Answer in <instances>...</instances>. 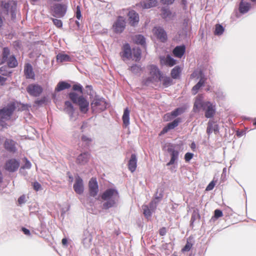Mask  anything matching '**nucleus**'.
<instances>
[{"mask_svg": "<svg viewBox=\"0 0 256 256\" xmlns=\"http://www.w3.org/2000/svg\"><path fill=\"white\" fill-rule=\"evenodd\" d=\"M224 32V28L223 26L219 24L216 25V28L214 32L215 35H221Z\"/></svg>", "mask_w": 256, "mask_h": 256, "instance_id": "41", "label": "nucleus"}, {"mask_svg": "<svg viewBox=\"0 0 256 256\" xmlns=\"http://www.w3.org/2000/svg\"><path fill=\"white\" fill-rule=\"evenodd\" d=\"M72 90L80 92L81 95L83 94L82 86L80 84H76L72 86Z\"/></svg>", "mask_w": 256, "mask_h": 256, "instance_id": "48", "label": "nucleus"}, {"mask_svg": "<svg viewBox=\"0 0 256 256\" xmlns=\"http://www.w3.org/2000/svg\"><path fill=\"white\" fill-rule=\"evenodd\" d=\"M130 70L132 72L136 74L139 73L142 70V68L138 65L134 64L130 66Z\"/></svg>", "mask_w": 256, "mask_h": 256, "instance_id": "43", "label": "nucleus"}, {"mask_svg": "<svg viewBox=\"0 0 256 256\" xmlns=\"http://www.w3.org/2000/svg\"><path fill=\"white\" fill-rule=\"evenodd\" d=\"M30 167H31L30 162H29V160H28L27 158H26V162H25L24 166H23V168L28 169V168H30Z\"/></svg>", "mask_w": 256, "mask_h": 256, "instance_id": "56", "label": "nucleus"}, {"mask_svg": "<svg viewBox=\"0 0 256 256\" xmlns=\"http://www.w3.org/2000/svg\"><path fill=\"white\" fill-rule=\"evenodd\" d=\"M147 68L149 72V76L144 80V84H148L150 82H159L162 73L158 66L152 64L148 66Z\"/></svg>", "mask_w": 256, "mask_h": 256, "instance_id": "5", "label": "nucleus"}, {"mask_svg": "<svg viewBox=\"0 0 256 256\" xmlns=\"http://www.w3.org/2000/svg\"><path fill=\"white\" fill-rule=\"evenodd\" d=\"M74 189L78 194H82L84 192V187L82 178L78 176L76 178L75 183L74 184Z\"/></svg>", "mask_w": 256, "mask_h": 256, "instance_id": "18", "label": "nucleus"}, {"mask_svg": "<svg viewBox=\"0 0 256 256\" xmlns=\"http://www.w3.org/2000/svg\"><path fill=\"white\" fill-rule=\"evenodd\" d=\"M8 66L10 68H14L16 67L18 64V62L14 56H12L10 58H8L6 61Z\"/></svg>", "mask_w": 256, "mask_h": 256, "instance_id": "32", "label": "nucleus"}, {"mask_svg": "<svg viewBox=\"0 0 256 256\" xmlns=\"http://www.w3.org/2000/svg\"><path fill=\"white\" fill-rule=\"evenodd\" d=\"M194 154L190 152H187L184 155V160L186 162H188L193 158Z\"/></svg>", "mask_w": 256, "mask_h": 256, "instance_id": "52", "label": "nucleus"}, {"mask_svg": "<svg viewBox=\"0 0 256 256\" xmlns=\"http://www.w3.org/2000/svg\"><path fill=\"white\" fill-rule=\"evenodd\" d=\"M160 78L161 79H160L159 81H162V84L165 87H168L172 84V80L170 78L164 76L162 74V78Z\"/></svg>", "mask_w": 256, "mask_h": 256, "instance_id": "34", "label": "nucleus"}, {"mask_svg": "<svg viewBox=\"0 0 256 256\" xmlns=\"http://www.w3.org/2000/svg\"><path fill=\"white\" fill-rule=\"evenodd\" d=\"M133 56L136 61H138L141 57V50L140 48L134 49Z\"/></svg>", "mask_w": 256, "mask_h": 256, "instance_id": "42", "label": "nucleus"}, {"mask_svg": "<svg viewBox=\"0 0 256 256\" xmlns=\"http://www.w3.org/2000/svg\"><path fill=\"white\" fill-rule=\"evenodd\" d=\"M34 189L38 192L42 188L41 184L38 182H35L32 184Z\"/></svg>", "mask_w": 256, "mask_h": 256, "instance_id": "51", "label": "nucleus"}, {"mask_svg": "<svg viewBox=\"0 0 256 256\" xmlns=\"http://www.w3.org/2000/svg\"><path fill=\"white\" fill-rule=\"evenodd\" d=\"M137 160L135 154H132L130 158L128 163V168L129 170L133 172H134L136 168Z\"/></svg>", "mask_w": 256, "mask_h": 256, "instance_id": "24", "label": "nucleus"}, {"mask_svg": "<svg viewBox=\"0 0 256 256\" xmlns=\"http://www.w3.org/2000/svg\"><path fill=\"white\" fill-rule=\"evenodd\" d=\"M91 106L93 111L99 112L106 109V103L102 99H95L91 103Z\"/></svg>", "mask_w": 256, "mask_h": 256, "instance_id": "9", "label": "nucleus"}, {"mask_svg": "<svg viewBox=\"0 0 256 256\" xmlns=\"http://www.w3.org/2000/svg\"><path fill=\"white\" fill-rule=\"evenodd\" d=\"M142 209L144 210V214L146 217H149L151 216V211L147 206H144Z\"/></svg>", "mask_w": 256, "mask_h": 256, "instance_id": "47", "label": "nucleus"}, {"mask_svg": "<svg viewBox=\"0 0 256 256\" xmlns=\"http://www.w3.org/2000/svg\"><path fill=\"white\" fill-rule=\"evenodd\" d=\"M157 1H142L140 2V5L144 8H150L156 6Z\"/></svg>", "mask_w": 256, "mask_h": 256, "instance_id": "36", "label": "nucleus"}, {"mask_svg": "<svg viewBox=\"0 0 256 256\" xmlns=\"http://www.w3.org/2000/svg\"><path fill=\"white\" fill-rule=\"evenodd\" d=\"M166 232H167L166 229L165 227H162V228H160L159 230V234H160V235L161 236H164L166 235Z\"/></svg>", "mask_w": 256, "mask_h": 256, "instance_id": "55", "label": "nucleus"}, {"mask_svg": "<svg viewBox=\"0 0 256 256\" xmlns=\"http://www.w3.org/2000/svg\"><path fill=\"white\" fill-rule=\"evenodd\" d=\"M253 124L254 126H256V118H254V120Z\"/></svg>", "mask_w": 256, "mask_h": 256, "instance_id": "63", "label": "nucleus"}, {"mask_svg": "<svg viewBox=\"0 0 256 256\" xmlns=\"http://www.w3.org/2000/svg\"><path fill=\"white\" fill-rule=\"evenodd\" d=\"M2 6L4 10V14L11 15V19L14 21L16 18V4L14 1H8L7 2H4L2 1Z\"/></svg>", "mask_w": 256, "mask_h": 256, "instance_id": "6", "label": "nucleus"}, {"mask_svg": "<svg viewBox=\"0 0 256 256\" xmlns=\"http://www.w3.org/2000/svg\"><path fill=\"white\" fill-rule=\"evenodd\" d=\"M194 238L192 236H189L186 240V243L182 249V252H188L190 250L194 245Z\"/></svg>", "mask_w": 256, "mask_h": 256, "instance_id": "27", "label": "nucleus"}, {"mask_svg": "<svg viewBox=\"0 0 256 256\" xmlns=\"http://www.w3.org/2000/svg\"><path fill=\"white\" fill-rule=\"evenodd\" d=\"M212 132L217 134L219 132V128L218 124L213 120H210L208 123L206 133L210 136Z\"/></svg>", "mask_w": 256, "mask_h": 256, "instance_id": "19", "label": "nucleus"}, {"mask_svg": "<svg viewBox=\"0 0 256 256\" xmlns=\"http://www.w3.org/2000/svg\"><path fill=\"white\" fill-rule=\"evenodd\" d=\"M24 74L26 78L34 80L35 74L32 66L30 64H26L24 66Z\"/></svg>", "mask_w": 256, "mask_h": 256, "instance_id": "20", "label": "nucleus"}, {"mask_svg": "<svg viewBox=\"0 0 256 256\" xmlns=\"http://www.w3.org/2000/svg\"><path fill=\"white\" fill-rule=\"evenodd\" d=\"M126 26L125 20L122 16H118L113 26L114 30L116 33H121L124 30Z\"/></svg>", "mask_w": 256, "mask_h": 256, "instance_id": "13", "label": "nucleus"}, {"mask_svg": "<svg viewBox=\"0 0 256 256\" xmlns=\"http://www.w3.org/2000/svg\"><path fill=\"white\" fill-rule=\"evenodd\" d=\"M6 80V78L0 76V84L1 86L4 85Z\"/></svg>", "mask_w": 256, "mask_h": 256, "instance_id": "57", "label": "nucleus"}, {"mask_svg": "<svg viewBox=\"0 0 256 256\" xmlns=\"http://www.w3.org/2000/svg\"><path fill=\"white\" fill-rule=\"evenodd\" d=\"M133 40L136 44L144 45L146 43L145 38L141 34L135 36L133 38Z\"/></svg>", "mask_w": 256, "mask_h": 256, "instance_id": "37", "label": "nucleus"}, {"mask_svg": "<svg viewBox=\"0 0 256 256\" xmlns=\"http://www.w3.org/2000/svg\"><path fill=\"white\" fill-rule=\"evenodd\" d=\"M128 23L132 26H135L139 22V16L134 10H131L128 14Z\"/></svg>", "mask_w": 256, "mask_h": 256, "instance_id": "17", "label": "nucleus"}, {"mask_svg": "<svg viewBox=\"0 0 256 256\" xmlns=\"http://www.w3.org/2000/svg\"><path fill=\"white\" fill-rule=\"evenodd\" d=\"M222 216L223 214L221 210L216 209L214 210V217L215 218H219L222 217Z\"/></svg>", "mask_w": 256, "mask_h": 256, "instance_id": "50", "label": "nucleus"}, {"mask_svg": "<svg viewBox=\"0 0 256 256\" xmlns=\"http://www.w3.org/2000/svg\"><path fill=\"white\" fill-rule=\"evenodd\" d=\"M16 109L14 102L8 104L6 106L0 109V126L2 128H7L8 124L6 121L10 120Z\"/></svg>", "mask_w": 256, "mask_h": 256, "instance_id": "3", "label": "nucleus"}, {"mask_svg": "<svg viewBox=\"0 0 256 256\" xmlns=\"http://www.w3.org/2000/svg\"><path fill=\"white\" fill-rule=\"evenodd\" d=\"M51 19L52 20L54 24L56 27H57L58 28H62V22L61 20L54 18H52Z\"/></svg>", "mask_w": 256, "mask_h": 256, "instance_id": "46", "label": "nucleus"}, {"mask_svg": "<svg viewBox=\"0 0 256 256\" xmlns=\"http://www.w3.org/2000/svg\"><path fill=\"white\" fill-rule=\"evenodd\" d=\"M62 242L63 245H66L68 244V240L66 238H64L62 239Z\"/></svg>", "mask_w": 256, "mask_h": 256, "instance_id": "59", "label": "nucleus"}, {"mask_svg": "<svg viewBox=\"0 0 256 256\" xmlns=\"http://www.w3.org/2000/svg\"><path fill=\"white\" fill-rule=\"evenodd\" d=\"M20 167V162L15 158H10L6 161L4 168V169L11 172L16 171Z\"/></svg>", "mask_w": 256, "mask_h": 256, "instance_id": "10", "label": "nucleus"}, {"mask_svg": "<svg viewBox=\"0 0 256 256\" xmlns=\"http://www.w3.org/2000/svg\"><path fill=\"white\" fill-rule=\"evenodd\" d=\"M176 63V61L170 56L168 55L165 60V64L169 66H174Z\"/></svg>", "mask_w": 256, "mask_h": 256, "instance_id": "40", "label": "nucleus"}, {"mask_svg": "<svg viewBox=\"0 0 256 256\" xmlns=\"http://www.w3.org/2000/svg\"><path fill=\"white\" fill-rule=\"evenodd\" d=\"M216 185V182L214 180H212L208 185L206 186V190L207 191H210L212 190Z\"/></svg>", "mask_w": 256, "mask_h": 256, "instance_id": "53", "label": "nucleus"}, {"mask_svg": "<svg viewBox=\"0 0 256 256\" xmlns=\"http://www.w3.org/2000/svg\"><path fill=\"white\" fill-rule=\"evenodd\" d=\"M153 32L156 38L161 42H164L167 40V34L165 30L160 27H155Z\"/></svg>", "mask_w": 256, "mask_h": 256, "instance_id": "15", "label": "nucleus"}, {"mask_svg": "<svg viewBox=\"0 0 256 256\" xmlns=\"http://www.w3.org/2000/svg\"><path fill=\"white\" fill-rule=\"evenodd\" d=\"M81 140L83 142H84L88 146L90 142H92V138L86 135H82V136Z\"/></svg>", "mask_w": 256, "mask_h": 256, "instance_id": "45", "label": "nucleus"}, {"mask_svg": "<svg viewBox=\"0 0 256 256\" xmlns=\"http://www.w3.org/2000/svg\"><path fill=\"white\" fill-rule=\"evenodd\" d=\"M185 108H177L171 112L166 114L164 118L166 119V120H168L172 118L177 116H178L182 114Z\"/></svg>", "mask_w": 256, "mask_h": 256, "instance_id": "21", "label": "nucleus"}, {"mask_svg": "<svg viewBox=\"0 0 256 256\" xmlns=\"http://www.w3.org/2000/svg\"><path fill=\"white\" fill-rule=\"evenodd\" d=\"M130 110L128 108H126L122 116L123 124L126 128L130 124Z\"/></svg>", "mask_w": 256, "mask_h": 256, "instance_id": "26", "label": "nucleus"}, {"mask_svg": "<svg viewBox=\"0 0 256 256\" xmlns=\"http://www.w3.org/2000/svg\"><path fill=\"white\" fill-rule=\"evenodd\" d=\"M2 173L1 171L0 170V182H2Z\"/></svg>", "mask_w": 256, "mask_h": 256, "instance_id": "61", "label": "nucleus"}, {"mask_svg": "<svg viewBox=\"0 0 256 256\" xmlns=\"http://www.w3.org/2000/svg\"><path fill=\"white\" fill-rule=\"evenodd\" d=\"M202 94H198L195 99L193 111L198 112L202 108L205 112L204 116L206 118H212L216 114V106L209 101H204Z\"/></svg>", "mask_w": 256, "mask_h": 256, "instance_id": "1", "label": "nucleus"}, {"mask_svg": "<svg viewBox=\"0 0 256 256\" xmlns=\"http://www.w3.org/2000/svg\"><path fill=\"white\" fill-rule=\"evenodd\" d=\"M180 122V118H178L174 120L172 122L168 123L165 127H164L160 132V134H164L166 133L169 130L174 128L176 127Z\"/></svg>", "mask_w": 256, "mask_h": 256, "instance_id": "22", "label": "nucleus"}, {"mask_svg": "<svg viewBox=\"0 0 256 256\" xmlns=\"http://www.w3.org/2000/svg\"><path fill=\"white\" fill-rule=\"evenodd\" d=\"M22 230L23 232L25 234H26L27 236H30V231L28 229H27V228H22Z\"/></svg>", "mask_w": 256, "mask_h": 256, "instance_id": "58", "label": "nucleus"}, {"mask_svg": "<svg viewBox=\"0 0 256 256\" xmlns=\"http://www.w3.org/2000/svg\"><path fill=\"white\" fill-rule=\"evenodd\" d=\"M56 60L60 62L71 61V58L68 55L62 54H58L56 56Z\"/></svg>", "mask_w": 256, "mask_h": 256, "instance_id": "35", "label": "nucleus"}, {"mask_svg": "<svg viewBox=\"0 0 256 256\" xmlns=\"http://www.w3.org/2000/svg\"><path fill=\"white\" fill-rule=\"evenodd\" d=\"M166 147L167 148V152L170 153V162L166 164V166H169L174 164L178 160L179 152L175 150L174 144L170 143L166 144Z\"/></svg>", "mask_w": 256, "mask_h": 256, "instance_id": "7", "label": "nucleus"}, {"mask_svg": "<svg viewBox=\"0 0 256 256\" xmlns=\"http://www.w3.org/2000/svg\"><path fill=\"white\" fill-rule=\"evenodd\" d=\"M70 99L73 103L78 106L80 112L86 114L89 109V102L82 95L78 96L75 92H71L68 94Z\"/></svg>", "mask_w": 256, "mask_h": 256, "instance_id": "4", "label": "nucleus"}, {"mask_svg": "<svg viewBox=\"0 0 256 256\" xmlns=\"http://www.w3.org/2000/svg\"><path fill=\"white\" fill-rule=\"evenodd\" d=\"M186 1H182V4L185 6L186 5Z\"/></svg>", "mask_w": 256, "mask_h": 256, "instance_id": "64", "label": "nucleus"}, {"mask_svg": "<svg viewBox=\"0 0 256 256\" xmlns=\"http://www.w3.org/2000/svg\"><path fill=\"white\" fill-rule=\"evenodd\" d=\"M89 193L91 196H96L98 192V186L96 178H92L88 182Z\"/></svg>", "mask_w": 256, "mask_h": 256, "instance_id": "12", "label": "nucleus"}, {"mask_svg": "<svg viewBox=\"0 0 256 256\" xmlns=\"http://www.w3.org/2000/svg\"><path fill=\"white\" fill-rule=\"evenodd\" d=\"M10 54V50L8 48H4L2 51V58L0 64L5 62L8 58V56Z\"/></svg>", "mask_w": 256, "mask_h": 256, "instance_id": "39", "label": "nucleus"}, {"mask_svg": "<svg viewBox=\"0 0 256 256\" xmlns=\"http://www.w3.org/2000/svg\"><path fill=\"white\" fill-rule=\"evenodd\" d=\"M101 198L106 202L103 204V208L108 209L115 206L119 198V194L114 188H108L101 196Z\"/></svg>", "mask_w": 256, "mask_h": 256, "instance_id": "2", "label": "nucleus"}, {"mask_svg": "<svg viewBox=\"0 0 256 256\" xmlns=\"http://www.w3.org/2000/svg\"><path fill=\"white\" fill-rule=\"evenodd\" d=\"M250 8V5L249 3L241 1L239 6V10L240 13L244 14L248 11Z\"/></svg>", "mask_w": 256, "mask_h": 256, "instance_id": "30", "label": "nucleus"}, {"mask_svg": "<svg viewBox=\"0 0 256 256\" xmlns=\"http://www.w3.org/2000/svg\"><path fill=\"white\" fill-rule=\"evenodd\" d=\"M16 144L14 140L6 138L4 142V147L8 152L14 154L16 151Z\"/></svg>", "mask_w": 256, "mask_h": 256, "instance_id": "14", "label": "nucleus"}, {"mask_svg": "<svg viewBox=\"0 0 256 256\" xmlns=\"http://www.w3.org/2000/svg\"><path fill=\"white\" fill-rule=\"evenodd\" d=\"M44 102V100H36V104H42V103H43Z\"/></svg>", "mask_w": 256, "mask_h": 256, "instance_id": "60", "label": "nucleus"}, {"mask_svg": "<svg viewBox=\"0 0 256 256\" xmlns=\"http://www.w3.org/2000/svg\"><path fill=\"white\" fill-rule=\"evenodd\" d=\"M186 52V46L184 45L176 46L173 50L174 55L177 58H181Z\"/></svg>", "mask_w": 256, "mask_h": 256, "instance_id": "23", "label": "nucleus"}, {"mask_svg": "<svg viewBox=\"0 0 256 256\" xmlns=\"http://www.w3.org/2000/svg\"><path fill=\"white\" fill-rule=\"evenodd\" d=\"M26 91L32 96H38L42 92V88L38 84H30L26 88Z\"/></svg>", "mask_w": 256, "mask_h": 256, "instance_id": "11", "label": "nucleus"}, {"mask_svg": "<svg viewBox=\"0 0 256 256\" xmlns=\"http://www.w3.org/2000/svg\"><path fill=\"white\" fill-rule=\"evenodd\" d=\"M182 70L179 66H176L172 69L170 72L171 76L174 79H177L180 78Z\"/></svg>", "mask_w": 256, "mask_h": 256, "instance_id": "31", "label": "nucleus"}, {"mask_svg": "<svg viewBox=\"0 0 256 256\" xmlns=\"http://www.w3.org/2000/svg\"><path fill=\"white\" fill-rule=\"evenodd\" d=\"M81 9H82L81 5H78L76 6V16L78 20H80L82 18Z\"/></svg>", "mask_w": 256, "mask_h": 256, "instance_id": "49", "label": "nucleus"}, {"mask_svg": "<svg viewBox=\"0 0 256 256\" xmlns=\"http://www.w3.org/2000/svg\"><path fill=\"white\" fill-rule=\"evenodd\" d=\"M70 86V84L66 82H60L57 84L56 87L55 88V90L56 92H60L64 90L69 88Z\"/></svg>", "mask_w": 256, "mask_h": 256, "instance_id": "29", "label": "nucleus"}, {"mask_svg": "<svg viewBox=\"0 0 256 256\" xmlns=\"http://www.w3.org/2000/svg\"><path fill=\"white\" fill-rule=\"evenodd\" d=\"M205 83V80L204 78H201L200 81L196 84L192 88V92L193 94H196L200 88L204 85Z\"/></svg>", "mask_w": 256, "mask_h": 256, "instance_id": "33", "label": "nucleus"}, {"mask_svg": "<svg viewBox=\"0 0 256 256\" xmlns=\"http://www.w3.org/2000/svg\"><path fill=\"white\" fill-rule=\"evenodd\" d=\"M9 67L6 66H2L0 68V74L4 76H10L12 72L9 70Z\"/></svg>", "mask_w": 256, "mask_h": 256, "instance_id": "38", "label": "nucleus"}, {"mask_svg": "<svg viewBox=\"0 0 256 256\" xmlns=\"http://www.w3.org/2000/svg\"><path fill=\"white\" fill-rule=\"evenodd\" d=\"M64 110L68 114H69L70 117H72L74 114V109L72 104L70 102L66 101L64 102Z\"/></svg>", "mask_w": 256, "mask_h": 256, "instance_id": "28", "label": "nucleus"}, {"mask_svg": "<svg viewBox=\"0 0 256 256\" xmlns=\"http://www.w3.org/2000/svg\"><path fill=\"white\" fill-rule=\"evenodd\" d=\"M67 6L65 4H56L52 8V14L54 17L62 18L66 14Z\"/></svg>", "mask_w": 256, "mask_h": 256, "instance_id": "8", "label": "nucleus"}, {"mask_svg": "<svg viewBox=\"0 0 256 256\" xmlns=\"http://www.w3.org/2000/svg\"><path fill=\"white\" fill-rule=\"evenodd\" d=\"M162 16L164 18H170L171 14H172V13L170 12L168 10V9H166V8H162Z\"/></svg>", "mask_w": 256, "mask_h": 256, "instance_id": "44", "label": "nucleus"}, {"mask_svg": "<svg viewBox=\"0 0 256 256\" xmlns=\"http://www.w3.org/2000/svg\"><path fill=\"white\" fill-rule=\"evenodd\" d=\"M121 56L122 58L127 59H129L132 57V50L128 44H126L124 45Z\"/></svg>", "mask_w": 256, "mask_h": 256, "instance_id": "25", "label": "nucleus"}, {"mask_svg": "<svg viewBox=\"0 0 256 256\" xmlns=\"http://www.w3.org/2000/svg\"><path fill=\"white\" fill-rule=\"evenodd\" d=\"M26 196L23 194V195L21 196L18 198V202L20 204H22L26 202Z\"/></svg>", "mask_w": 256, "mask_h": 256, "instance_id": "54", "label": "nucleus"}, {"mask_svg": "<svg viewBox=\"0 0 256 256\" xmlns=\"http://www.w3.org/2000/svg\"><path fill=\"white\" fill-rule=\"evenodd\" d=\"M90 158V154L88 152H84L78 156L76 163L80 165H84L88 162Z\"/></svg>", "mask_w": 256, "mask_h": 256, "instance_id": "16", "label": "nucleus"}, {"mask_svg": "<svg viewBox=\"0 0 256 256\" xmlns=\"http://www.w3.org/2000/svg\"><path fill=\"white\" fill-rule=\"evenodd\" d=\"M76 24L77 25V26L79 28V27H80V22H79L78 21H76Z\"/></svg>", "mask_w": 256, "mask_h": 256, "instance_id": "62", "label": "nucleus"}]
</instances>
